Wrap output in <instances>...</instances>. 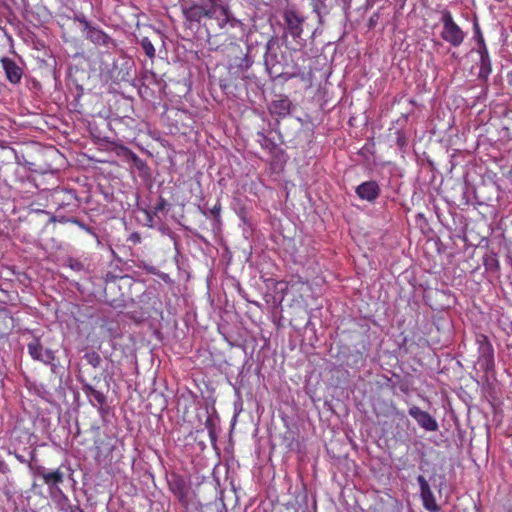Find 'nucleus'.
I'll list each match as a JSON object with an SVG mask.
<instances>
[{
	"label": "nucleus",
	"mask_w": 512,
	"mask_h": 512,
	"mask_svg": "<svg viewBox=\"0 0 512 512\" xmlns=\"http://www.w3.org/2000/svg\"><path fill=\"white\" fill-rule=\"evenodd\" d=\"M258 141L265 149H269L272 154L270 169L273 173H280L284 170L287 156L278 146L283 144L284 140L280 130H261L257 133Z\"/></svg>",
	"instance_id": "f257e3e1"
},
{
	"label": "nucleus",
	"mask_w": 512,
	"mask_h": 512,
	"mask_svg": "<svg viewBox=\"0 0 512 512\" xmlns=\"http://www.w3.org/2000/svg\"><path fill=\"white\" fill-rule=\"evenodd\" d=\"M104 67L100 68V77L102 81L109 84L110 91H116L117 86L122 82H129L132 79L130 60H112L109 63H103Z\"/></svg>",
	"instance_id": "f03ea898"
},
{
	"label": "nucleus",
	"mask_w": 512,
	"mask_h": 512,
	"mask_svg": "<svg viewBox=\"0 0 512 512\" xmlns=\"http://www.w3.org/2000/svg\"><path fill=\"white\" fill-rule=\"evenodd\" d=\"M441 23L443 25L441 38L451 46L459 47L465 39V33L454 21L452 13L448 9L441 11Z\"/></svg>",
	"instance_id": "7ed1b4c3"
},
{
	"label": "nucleus",
	"mask_w": 512,
	"mask_h": 512,
	"mask_svg": "<svg viewBox=\"0 0 512 512\" xmlns=\"http://www.w3.org/2000/svg\"><path fill=\"white\" fill-rule=\"evenodd\" d=\"M283 19L286 23L289 34L299 44V46L302 47L304 43L301 36L303 33L305 17L302 16L295 8L290 7L284 10Z\"/></svg>",
	"instance_id": "20e7f679"
},
{
	"label": "nucleus",
	"mask_w": 512,
	"mask_h": 512,
	"mask_svg": "<svg viewBox=\"0 0 512 512\" xmlns=\"http://www.w3.org/2000/svg\"><path fill=\"white\" fill-rule=\"evenodd\" d=\"M27 350L33 360L41 363H51L56 358L54 351L45 349L40 339L36 337L27 344Z\"/></svg>",
	"instance_id": "39448f33"
},
{
	"label": "nucleus",
	"mask_w": 512,
	"mask_h": 512,
	"mask_svg": "<svg viewBox=\"0 0 512 512\" xmlns=\"http://www.w3.org/2000/svg\"><path fill=\"white\" fill-rule=\"evenodd\" d=\"M479 343V357L478 364L485 372H489L494 368V351L491 344L487 341L485 336L478 339Z\"/></svg>",
	"instance_id": "423d86ee"
},
{
	"label": "nucleus",
	"mask_w": 512,
	"mask_h": 512,
	"mask_svg": "<svg viewBox=\"0 0 512 512\" xmlns=\"http://www.w3.org/2000/svg\"><path fill=\"white\" fill-rule=\"evenodd\" d=\"M408 414L422 429L428 432H435L439 428L436 419L432 417L428 412L421 410L418 406L410 407Z\"/></svg>",
	"instance_id": "0eeeda50"
},
{
	"label": "nucleus",
	"mask_w": 512,
	"mask_h": 512,
	"mask_svg": "<svg viewBox=\"0 0 512 512\" xmlns=\"http://www.w3.org/2000/svg\"><path fill=\"white\" fill-rule=\"evenodd\" d=\"M417 482L420 487V496H421L424 508L430 512H437L439 510V506L436 503V499H435L434 494L430 488L429 483L427 482L425 477L422 475H419L417 477Z\"/></svg>",
	"instance_id": "6e6552de"
},
{
	"label": "nucleus",
	"mask_w": 512,
	"mask_h": 512,
	"mask_svg": "<svg viewBox=\"0 0 512 512\" xmlns=\"http://www.w3.org/2000/svg\"><path fill=\"white\" fill-rule=\"evenodd\" d=\"M291 101L288 97H279L273 100L269 105L271 117L279 123L280 119H284L290 115Z\"/></svg>",
	"instance_id": "1a4fd4ad"
},
{
	"label": "nucleus",
	"mask_w": 512,
	"mask_h": 512,
	"mask_svg": "<svg viewBox=\"0 0 512 512\" xmlns=\"http://www.w3.org/2000/svg\"><path fill=\"white\" fill-rule=\"evenodd\" d=\"M0 62L2 65V69L5 72L7 80L11 84L20 83L23 75L22 68L13 59L9 57H3Z\"/></svg>",
	"instance_id": "9d476101"
},
{
	"label": "nucleus",
	"mask_w": 512,
	"mask_h": 512,
	"mask_svg": "<svg viewBox=\"0 0 512 512\" xmlns=\"http://www.w3.org/2000/svg\"><path fill=\"white\" fill-rule=\"evenodd\" d=\"M356 193L362 200L372 202L379 196L380 188L375 181H366L356 188Z\"/></svg>",
	"instance_id": "9b49d317"
},
{
	"label": "nucleus",
	"mask_w": 512,
	"mask_h": 512,
	"mask_svg": "<svg viewBox=\"0 0 512 512\" xmlns=\"http://www.w3.org/2000/svg\"><path fill=\"white\" fill-rule=\"evenodd\" d=\"M477 52L480 56L478 77L487 80L492 72V65L486 44H483L482 48L477 49Z\"/></svg>",
	"instance_id": "f8f14e48"
},
{
	"label": "nucleus",
	"mask_w": 512,
	"mask_h": 512,
	"mask_svg": "<svg viewBox=\"0 0 512 512\" xmlns=\"http://www.w3.org/2000/svg\"><path fill=\"white\" fill-rule=\"evenodd\" d=\"M164 117L167 120H171L172 122L168 123L170 128H179V126L184 127L188 126L184 120L189 118V115L186 111L180 110L177 108L167 109L164 113Z\"/></svg>",
	"instance_id": "ddd939ff"
},
{
	"label": "nucleus",
	"mask_w": 512,
	"mask_h": 512,
	"mask_svg": "<svg viewBox=\"0 0 512 512\" xmlns=\"http://www.w3.org/2000/svg\"><path fill=\"white\" fill-rule=\"evenodd\" d=\"M208 8V6H206ZM211 11L203 8L200 4H193L185 10V16L190 21L200 22L203 18L212 19Z\"/></svg>",
	"instance_id": "4468645a"
},
{
	"label": "nucleus",
	"mask_w": 512,
	"mask_h": 512,
	"mask_svg": "<svg viewBox=\"0 0 512 512\" xmlns=\"http://www.w3.org/2000/svg\"><path fill=\"white\" fill-rule=\"evenodd\" d=\"M38 474L43 478L45 484L48 485L51 490L55 489V486L62 483L64 479V474L59 469L48 472L45 468H41Z\"/></svg>",
	"instance_id": "2eb2a0df"
},
{
	"label": "nucleus",
	"mask_w": 512,
	"mask_h": 512,
	"mask_svg": "<svg viewBox=\"0 0 512 512\" xmlns=\"http://www.w3.org/2000/svg\"><path fill=\"white\" fill-rule=\"evenodd\" d=\"M50 495L54 503L56 504V507L62 512L69 510L73 506L70 503V500L67 497V495H65L62 489L59 487H56L55 489L51 490Z\"/></svg>",
	"instance_id": "dca6fc26"
},
{
	"label": "nucleus",
	"mask_w": 512,
	"mask_h": 512,
	"mask_svg": "<svg viewBox=\"0 0 512 512\" xmlns=\"http://www.w3.org/2000/svg\"><path fill=\"white\" fill-rule=\"evenodd\" d=\"M87 38L97 45L108 46L110 43H112L111 37H109L101 29L95 27L88 28Z\"/></svg>",
	"instance_id": "f3484780"
},
{
	"label": "nucleus",
	"mask_w": 512,
	"mask_h": 512,
	"mask_svg": "<svg viewBox=\"0 0 512 512\" xmlns=\"http://www.w3.org/2000/svg\"><path fill=\"white\" fill-rule=\"evenodd\" d=\"M83 391L84 393L86 394V396L89 398V401L95 405H103L105 400H106V397L105 395L96 390L92 385L90 384H84L83 385Z\"/></svg>",
	"instance_id": "a211bd4d"
},
{
	"label": "nucleus",
	"mask_w": 512,
	"mask_h": 512,
	"mask_svg": "<svg viewBox=\"0 0 512 512\" xmlns=\"http://www.w3.org/2000/svg\"><path fill=\"white\" fill-rule=\"evenodd\" d=\"M216 19L220 28H224L227 24H231L234 26L233 22L235 19L230 13V10L227 6H220L218 13L212 18Z\"/></svg>",
	"instance_id": "6ab92c4d"
},
{
	"label": "nucleus",
	"mask_w": 512,
	"mask_h": 512,
	"mask_svg": "<svg viewBox=\"0 0 512 512\" xmlns=\"http://www.w3.org/2000/svg\"><path fill=\"white\" fill-rule=\"evenodd\" d=\"M171 490L181 503H186L187 487L182 479H176L171 484Z\"/></svg>",
	"instance_id": "aec40b11"
},
{
	"label": "nucleus",
	"mask_w": 512,
	"mask_h": 512,
	"mask_svg": "<svg viewBox=\"0 0 512 512\" xmlns=\"http://www.w3.org/2000/svg\"><path fill=\"white\" fill-rule=\"evenodd\" d=\"M84 359L87 361L88 364H90L94 368H98L101 364V357L95 351L87 352L84 355Z\"/></svg>",
	"instance_id": "412c9836"
},
{
	"label": "nucleus",
	"mask_w": 512,
	"mask_h": 512,
	"mask_svg": "<svg viewBox=\"0 0 512 512\" xmlns=\"http://www.w3.org/2000/svg\"><path fill=\"white\" fill-rule=\"evenodd\" d=\"M141 47H142L143 51L145 52V54L147 55V57H149L150 59L155 57L156 51H155L154 45L147 37H144L141 40Z\"/></svg>",
	"instance_id": "4be33fe9"
},
{
	"label": "nucleus",
	"mask_w": 512,
	"mask_h": 512,
	"mask_svg": "<svg viewBox=\"0 0 512 512\" xmlns=\"http://www.w3.org/2000/svg\"><path fill=\"white\" fill-rule=\"evenodd\" d=\"M200 1V5L207 9L206 6H208V9L212 12L211 15L214 17L218 11H219V7L221 5H219L217 3V0H199Z\"/></svg>",
	"instance_id": "5701e85b"
},
{
	"label": "nucleus",
	"mask_w": 512,
	"mask_h": 512,
	"mask_svg": "<svg viewBox=\"0 0 512 512\" xmlns=\"http://www.w3.org/2000/svg\"><path fill=\"white\" fill-rule=\"evenodd\" d=\"M484 265L486 269L490 271H497L500 268L499 261L495 255L486 257Z\"/></svg>",
	"instance_id": "b1692460"
},
{
	"label": "nucleus",
	"mask_w": 512,
	"mask_h": 512,
	"mask_svg": "<svg viewBox=\"0 0 512 512\" xmlns=\"http://www.w3.org/2000/svg\"><path fill=\"white\" fill-rule=\"evenodd\" d=\"M474 38L477 42V49L482 48L483 44L485 43L484 37L482 35L481 29L479 27V24L477 22L474 23Z\"/></svg>",
	"instance_id": "393cba45"
},
{
	"label": "nucleus",
	"mask_w": 512,
	"mask_h": 512,
	"mask_svg": "<svg viewBox=\"0 0 512 512\" xmlns=\"http://www.w3.org/2000/svg\"><path fill=\"white\" fill-rule=\"evenodd\" d=\"M66 221L78 225L82 230H84L85 232L91 234L92 236H94L95 238L98 239V236L93 231V229L91 227H89L88 225H86L85 223L79 221L78 219L72 218V219H69V220H66Z\"/></svg>",
	"instance_id": "a878e982"
},
{
	"label": "nucleus",
	"mask_w": 512,
	"mask_h": 512,
	"mask_svg": "<svg viewBox=\"0 0 512 512\" xmlns=\"http://www.w3.org/2000/svg\"><path fill=\"white\" fill-rule=\"evenodd\" d=\"M293 76L299 77L302 80H310L312 78V70L309 69L308 71H302L300 67H296V71Z\"/></svg>",
	"instance_id": "bb28decb"
},
{
	"label": "nucleus",
	"mask_w": 512,
	"mask_h": 512,
	"mask_svg": "<svg viewBox=\"0 0 512 512\" xmlns=\"http://www.w3.org/2000/svg\"><path fill=\"white\" fill-rule=\"evenodd\" d=\"M128 240L133 244H138L141 242V236L139 233L134 232L129 236Z\"/></svg>",
	"instance_id": "cd10ccee"
},
{
	"label": "nucleus",
	"mask_w": 512,
	"mask_h": 512,
	"mask_svg": "<svg viewBox=\"0 0 512 512\" xmlns=\"http://www.w3.org/2000/svg\"><path fill=\"white\" fill-rule=\"evenodd\" d=\"M220 210H221V205L219 203H216L213 208H211L210 210V213L211 215H213L214 217H219L220 215Z\"/></svg>",
	"instance_id": "c85d7f7f"
},
{
	"label": "nucleus",
	"mask_w": 512,
	"mask_h": 512,
	"mask_svg": "<svg viewBox=\"0 0 512 512\" xmlns=\"http://www.w3.org/2000/svg\"><path fill=\"white\" fill-rule=\"evenodd\" d=\"M146 222L149 227L153 226V215L149 211H145Z\"/></svg>",
	"instance_id": "c756f323"
},
{
	"label": "nucleus",
	"mask_w": 512,
	"mask_h": 512,
	"mask_svg": "<svg viewBox=\"0 0 512 512\" xmlns=\"http://www.w3.org/2000/svg\"><path fill=\"white\" fill-rule=\"evenodd\" d=\"M45 365H49L51 368V372L56 374L58 372V369L60 368L59 364L55 363V360L51 363H44Z\"/></svg>",
	"instance_id": "7c9ffc66"
},
{
	"label": "nucleus",
	"mask_w": 512,
	"mask_h": 512,
	"mask_svg": "<svg viewBox=\"0 0 512 512\" xmlns=\"http://www.w3.org/2000/svg\"><path fill=\"white\" fill-rule=\"evenodd\" d=\"M165 205H166V201L163 198H161L159 203L154 208L155 213H157V212L161 211L162 209H164Z\"/></svg>",
	"instance_id": "2f4dec72"
},
{
	"label": "nucleus",
	"mask_w": 512,
	"mask_h": 512,
	"mask_svg": "<svg viewBox=\"0 0 512 512\" xmlns=\"http://www.w3.org/2000/svg\"><path fill=\"white\" fill-rule=\"evenodd\" d=\"M65 512H83L79 506H75L73 505L69 510L65 511Z\"/></svg>",
	"instance_id": "473e14b6"
},
{
	"label": "nucleus",
	"mask_w": 512,
	"mask_h": 512,
	"mask_svg": "<svg viewBox=\"0 0 512 512\" xmlns=\"http://www.w3.org/2000/svg\"><path fill=\"white\" fill-rule=\"evenodd\" d=\"M313 10L317 13V14H320V7L318 6L317 3H313Z\"/></svg>",
	"instance_id": "72a5a7b5"
},
{
	"label": "nucleus",
	"mask_w": 512,
	"mask_h": 512,
	"mask_svg": "<svg viewBox=\"0 0 512 512\" xmlns=\"http://www.w3.org/2000/svg\"><path fill=\"white\" fill-rule=\"evenodd\" d=\"M71 267H72L73 269L80 270V269H81V264H80V263H78V262H76L75 264L71 265Z\"/></svg>",
	"instance_id": "f704fd0d"
},
{
	"label": "nucleus",
	"mask_w": 512,
	"mask_h": 512,
	"mask_svg": "<svg viewBox=\"0 0 512 512\" xmlns=\"http://www.w3.org/2000/svg\"><path fill=\"white\" fill-rule=\"evenodd\" d=\"M509 89H510V93L512 95V75L510 76V79H509Z\"/></svg>",
	"instance_id": "c9c22d12"
},
{
	"label": "nucleus",
	"mask_w": 512,
	"mask_h": 512,
	"mask_svg": "<svg viewBox=\"0 0 512 512\" xmlns=\"http://www.w3.org/2000/svg\"><path fill=\"white\" fill-rule=\"evenodd\" d=\"M397 139H398V142H399V144H400V145H403V144H404V142L402 141V138H401L400 134H398Z\"/></svg>",
	"instance_id": "e433bc0d"
},
{
	"label": "nucleus",
	"mask_w": 512,
	"mask_h": 512,
	"mask_svg": "<svg viewBox=\"0 0 512 512\" xmlns=\"http://www.w3.org/2000/svg\"><path fill=\"white\" fill-rule=\"evenodd\" d=\"M152 133L151 134H155L156 132V129H153V130H150Z\"/></svg>",
	"instance_id": "4c0bfd02"
}]
</instances>
